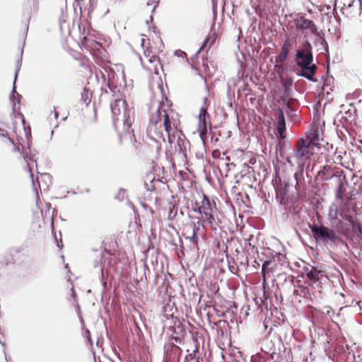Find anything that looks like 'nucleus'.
I'll list each match as a JSON object with an SVG mask.
<instances>
[{
  "label": "nucleus",
  "mask_w": 362,
  "mask_h": 362,
  "mask_svg": "<svg viewBox=\"0 0 362 362\" xmlns=\"http://www.w3.org/2000/svg\"><path fill=\"white\" fill-rule=\"evenodd\" d=\"M295 61L300 69L297 72L298 76H303L313 82L317 81L315 75L317 66L313 63V48L309 41L305 40L302 44L301 49H296Z\"/></svg>",
  "instance_id": "1"
},
{
  "label": "nucleus",
  "mask_w": 362,
  "mask_h": 362,
  "mask_svg": "<svg viewBox=\"0 0 362 362\" xmlns=\"http://www.w3.org/2000/svg\"><path fill=\"white\" fill-rule=\"evenodd\" d=\"M145 35H142L141 39V45L144 49V57L141 59L143 66L150 72L158 74L159 66L160 65V59L158 56L163 51L164 44L162 39H157V47H153L149 43V38L144 37Z\"/></svg>",
  "instance_id": "2"
},
{
  "label": "nucleus",
  "mask_w": 362,
  "mask_h": 362,
  "mask_svg": "<svg viewBox=\"0 0 362 362\" xmlns=\"http://www.w3.org/2000/svg\"><path fill=\"white\" fill-rule=\"evenodd\" d=\"M163 119V125L166 133L171 132L173 129H177V124L173 117H170L165 110L158 109L156 115L153 116L150 120L148 127V134L155 140L162 139L165 141V136L162 132L157 130V124L159 121Z\"/></svg>",
  "instance_id": "3"
},
{
  "label": "nucleus",
  "mask_w": 362,
  "mask_h": 362,
  "mask_svg": "<svg viewBox=\"0 0 362 362\" xmlns=\"http://www.w3.org/2000/svg\"><path fill=\"white\" fill-rule=\"evenodd\" d=\"M194 210L201 215L199 221L197 222L199 225L204 228L205 223H208L212 228H214V215L217 211L215 202H211L205 194H202L199 196V199L195 201Z\"/></svg>",
  "instance_id": "4"
},
{
  "label": "nucleus",
  "mask_w": 362,
  "mask_h": 362,
  "mask_svg": "<svg viewBox=\"0 0 362 362\" xmlns=\"http://www.w3.org/2000/svg\"><path fill=\"white\" fill-rule=\"evenodd\" d=\"M314 153V148L307 144L303 139H298L294 142L292 157L298 168L302 170L306 164H309Z\"/></svg>",
  "instance_id": "5"
},
{
  "label": "nucleus",
  "mask_w": 362,
  "mask_h": 362,
  "mask_svg": "<svg viewBox=\"0 0 362 362\" xmlns=\"http://www.w3.org/2000/svg\"><path fill=\"white\" fill-rule=\"evenodd\" d=\"M309 228L313 234L314 238L317 241H320L327 244H346L344 240L337 235L334 230L329 228L324 225L318 226L315 224H310Z\"/></svg>",
  "instance_id": "6"
},
{
  "label": "nucleus",
  "mask_w": 362,
  "mask_h": 362,
  "mask_svg": "<svg viewBox=\"0 0 362 362\" xmlns=\"http://www.w3.org/2000/svg\"><path fill=\"white\" fill-rule=\"evenodd\" d=\"M294 25H291L289 28L291 32H293L294 28L301 31L305 34V37L308 34L320 37V33L318 31L317 26L313 21L306 18L305 16H300L293 20Z\"/></svg>",
  "instance_id": "7"
},
{
  "label": "nucleus",
  "mask_w": 362,
  "mask_h": 362,
  "mask_svg": "<svg viewBox=\"0 0 362 362\" xmlns=\"http://www.w3.org/2000/svg\"><path fill=\"white\" fill-rule=\"evenodd\" d=\"M111 110L114 121L121 119L124 126L127 127V131L132 127L129 121V115L127 109V103L124 99H116L111 103Z\"/></svg>",
  "instance_id": "8"
},
{
  "label": "nucleus",
  "mask_w": 362,
  "mask_h": 362,
  "mask_svg": "<svg viewBox=\"0 0 362 362\" xmlns=\"http://www.w3.org/2000/svg\"><path fill=\"white\" fill-rule=\"evenodd\" d=\"M300 37L298 34L291 32L286 35L285 41L281 47V52L279 55L275 57L276 63L284 62L292 49H295L298 47V38Z\"/></svg>",
  "instance_id": "9"
},
{
  "label": "nucleus",
  "mask_w": 362,
  "mask_h": 362,
  "mask_svg": "<svg viewBox=\"0 0 362 362\" xmlns=\"http://www.w3.org/2000/svg\"><path fill=\"white\" fill-rule=\"evenodd\" d=\"M307 144L313 148H320V129L318 125L313 124L310 129L305 133V137H301Z\"/></svg>",
  "instance_id": "10"
},
{
  "label": "nucleus",
  "mask_w": 362,
  "mask_h": 362,
  "mask_svg": "<svg viewBox=\"0 0 362 362\" xmlns=\"http://www.w3.org/2000/svg\"><path fill=\"white\" fill-rule=\"evenodd\" d=\"M209 117V115L207 112V110L205 107H202L199 110V124L197 131L199 133L201 137L206 136L207 133V122L206 118Z\"/></svg>",
  "instance_id": "11"
},
{
  "label": "nucleus",
  "mask_w": 362,
  "mask_h": 362,
  "mask_svg": "<svg viewBox=\"0 0 362 362\" xmlns=\"http://www.w3.org/2000/svg\"><path fill=\"white\" fill-rule=\"evenodd\" d=\"M306 276L313 283H316L317 281L322 280L324 277L327 278L325 271L318 269L315 267H311L310 270H307Z\"/></svg>",
  "instance_id": "12"
},
{
  "label": "nucleus",
  "mask_w": 362,
  "mask_h": 362,
  "mask_svg": "<svg viewBox=\"0 0 362 362\" xmlns=\"http://www.w3.org/2000/svg\"><path fill=\"white\" fill-rule=\"evenodd\" d=\"M199 230V227H197L194 223H192L185 228L184 235L186 238L189 239L192 243L197 245V233Z\"/></svg>",
  "instance_id": "13"
},
{
  "label": "nucleus",
  "mask_w": 362,
  "mask_h": 362,
  "mask_svg": "<svg viewBox=\"0 0 362 362\" xmlns=\"http://www.w3.org/2000/svg\"><path fill=\"white\" fill-rule=\"evenodd\" d=\"M343 206H341L339 210V215L345 221H348L349 223L353 222L354 218L350 214V208L348 203V199L346 202H342Z\"/></svg>",
  "instance_id": "14"
},
{
  "label": "nucleus",
  "mask_w": 362,
  "mask_h": 362,
  "mask_svg": "<svg viewBox=\"0 0 362 362\" xmlns=\"http://www.w3.org/2000/svg\"><path fill=\"white\" fill-rule=\"evenodd\" d=\"M14 144L12 139L7 135L4 131L0 132V148H9L13 147Z\"/></svg>",
  "instance_id": "15"
},
{
  "label": "nucleus",
  "mask_w": 362,
  "mask_h": 362,
  "mask_svg": "<svg viewBox=\"0 0 362 362\" xmlns=\"http://www.w3.org/2000/svg\"><path fill=\"white\" fill-rule=\"evenodd\" d=\"M271 261H265L262 265V285L265 286L267 284V278L270 276V272L269 270V265L271 264Z\"/></svg>",
  "instance_id": "16"
},
{
  "label": "nucleus",
  "mask_w": 362,
  "mask_h": 362,
  "mask_svg": "<svg viewBox=\"0 0 362 362\" xmlns=\"http://www.w3.org/2000/svg\"><path fill=\"white\" fill-rule=\"evenodd\" d=\"M216 38L217 35L215 32L209 35L204 40L203 45L199 48L198 52H199L204 47H206L208 43H209V48H211V47L215 43Z\"/></svg>",
  "instance_id": "17"
},
{
  "label": "nucleus",
  "mask_w": 362,
  "mask_h": 362,
  "mask_svg": "<svg viewBox=\"0 0 362 362\" xmlns=\"http://www.w3.org/2000/svg\"><path fill=\"white\" fill-rule=\"evenodd\" d=\"M345 191H346V187L344 186V184L343 182L341 181L339 182V187L337 189L336 197L338 199L341 200V202H346L344 199Z\"/></svg>",
  "instance_id": "18"
},
{
  "label": "nucleus",
  "mask_w": 362,
  "mask_h": 362,
  "mask_svg": "<svg viewBox=\"0 0 362 362\" xmlns=\"http://www.w3.org/2000/svg\"><path fill=\"white\" fill-rule=\"evenodd\" d=\"M353 230L357 234V235L360 238H362V224L359 222H355L353 220L352 223H350Z\"/></svg>",
  "instance_id": "19"
},
{
  "label": "nucleus",
  "mask_w": 362,
  "mask_h": 362,
  "mask_svg": "<svg viewBox=\"0 0 362 362\" xmlns=\"http://www.w3.org/2000/svg\"><path fill=\"white\" fill-rule=\"evenodd\" d=\"M280 79L281 83L285 89V92H288L292 86V80L291 78H284V76H281Z\"/></svg>",
  "instance_id": "20"
},
{
  "label": "nucleus",
  "mask_w": 362,
  "mask_h": 362,
  "mask_svg": "<svg viewBox=\"0 0 362 362\" xmlns=\"http://www.w3.org/2000/svg\"><path fill=\"white\" fill-rule=\"evenodd\" d=\"M278 127H286V122L284 118V112L281 109L279 110L278 112Z\"/></svg>",
  "instance_id": "21"
},
{
  "label": "nucleus",
  "mask_w": 362,
  "mask_h": 362,
  "mask_svg": "<svg viewBox=\"0 0 362 362\" xmlns=\"http://www.w3.org/2000/svg\"><path fill=\"white\" fill-rule=\"evenodd\" d=\"M298 169H299V171L295 173V174H294V177L296 181V189L299 187V181L303 176V172L304 168H303L302 170L300 168H298Z\"/></svg>",
  "instance_id": "22"
},
{
  "label": "nucleus",
  "mask_w": 362,
  "mask_h": 362,
  "mask_svg": "<svg viewBox=\"0 0 362 362\" xmlns=\"http://www.w3.org/2000/svg\"><path fill=\"white\" fill-rule=\"evenodd\" d=\"M175 54L179 57L182 58L185 61L187 62L188 59L187 57V54L181 50H177L175 52Z\"/></svg>",
  "instance_id": "23"
},
{
  "label": "nucleus",
  "mask_w": 362,
  "mask_h": 362,
  "mask_svg": "<svg viewBox=\"0 0 362 362\" xmlns=\"http://www.w3.org/2000/svg\"><path fill=\"white\" fill-rule=\"evenodd\" d=\"M274 69L276 70V71L278 73L279 77H281V76H283L282 75V72L284 71V66L283 65L281 64V63H280V64H276L274 66Z\"/></svg>",
  "instance_id": "24"
},
{
  "label": "nucleus",
  "mask_w": 362,
  "mask_h": 362,
  "mask_svg": "<svg viewBox=\"0 0 362 362\" xmlns=\"http://www.w3.org/2000/svg\"><path fill=\"white\" fill-rule=\"evenodd\" d=\"M277 131L281 139L286 137V127H277Z\"/></svg>",
  "instance_id": "25"
},
{
  "label": "nucleus",
  "mask_w": 362,
  "mask_h": 362,
  "mask_svg": "<svg viewBox=\"0 0 362 362\" xmlns=\"http://www.w3.org/2000/svg\"><path fill=\"white\" fill-rule=\"evenodd\" d=\"M214 158H221V152L218 150H215L212 153Z\"/></svg>",
  "instance_id": "26"
},
{
  "label": "nucleus",
  "mask_w": 362,
  "mask_h": 362,
  "mask_svg": "<svg viewBox=\"0 0 362 362\" xmlns=\"http://www.w3.org/2000/svg\"><path fill=\"white\" fill-rule=\"evenodd\" d=\"M158 38L161 39L159 36H156L155 39L152 40V42L149 40V43L153 46V47H156L158 46L156 43Z\"/></svg>",
  "instance_id": "27"
},
{
  "label": "nucleus",
  "mask_w": 362,
  "mask_h": 362,
  "mask_svg": "<svg viewBox=\"0 0 362 362\" xmlns=\"http://www.w3.org/2000/svg\"><path fill=\"white\" fill-rule=\"evenodd\" d=\"M340 233L341 234H343L345 237H348L349 236V228H341L340 230Z\"/></svg>",
  "instance_id": "28"
},
{
  "label": "nucleus",
  "mask_w": 362,
  "mask_h": 362,
  "mask_svg": "<svg viewBox=\"0 0 362 362\" xmlns=\"http://www.w3.org/2000/svg\"><path fill=\"white\" fill-rule=\"evenodd\" d=\"M207 61H208L207 59H204L203 61V64H202L206 72L209 71V66L207 64Z\"/></svg>",
  "instance_id": "29"
},
{
  "label": "nucleus",
  "mask_w": 362,
  "mask_h": 362,
  "mask_svg": "<svg viewBox=\"0 0 362 362\" xmlns=\"http://www.w3.org/2000/svg\"><path fill=\"white\" fill-rule=\"evenodd\" d=\"M168 134V141L170 144H173L174 141V136L171 134V132L167 133Z\"/></svg>",
  "instance_id": "30"
},
{
  "label": "nucleus",
  "mask_w": 362,
  "mask_h": 362,
  "mask_svg": "<svg viewBox=\"0 0 362 362\" xmlns=\"http://www.w3.org/2000/svg\"><path fill=\"white\" fill-rule=\"evenodd\" d=\"M86 337H87V339H88V341H89L90 344H92V341H91V338H90V331H89V330H86Z\"/></svg>",
  "instance_id": "31"
},
{
  "label": "nucleus",
  "mask_w": 362,
  "mask_h": 362,
  "mask_svg": "<svg viewBox=\"0 0 362 362\" xmlns=\"http://www.w3.org/2000/svg\"><path fill=\"white\" fill-rule=\"evenodd\" d=\"M88 39L86 37H83V40H81V44L83 46L86 47V42H87Z\"/></svg>",
  "instance_id": "32"
},
{
  "label": "nucleus",
  "mask_w": 362,
  "mask_h": 362,
  "mask_svg": "<svg viewBox=\"0 0 362 362\" xmlns=\"http://www.w3.org/2000/svg\"><path fill=\"white\" fill-rule=\"evenodd\" d=\"M286 161H287V163H288L290 165H293V163H292V160H291V157L288 156V157L286 158Z\"/></svg>",
  "instance_id": "33"
},
{
  "label": "nucleus",
  "mask_w": 362,
  "mask_h": 362,
  "mask_svg": "<svg viewBox=\"0 0 362 362\" xmlns=\"http://www.w3.org/2000/svg\"><path fill=\"white\" fill-rule=\"evenodd\" d=\"M322 43H325L326 45V49H327L328 45H327V43L326 42L325 40V39H322Z\"/></svg>",
  "instance_id": "34"
},
{
  "label": "nucleus",
  "mask_w": 362,
  "mask_h": 362,
  "mask_svg": "<svg viewBox=\"0 0 362 362\" xmlns=\"http://www.w3.org/2000/svg\"><path fill=\"white\" fill-rule=\"evenodd\" d=\"M331 310H332L331 308H329V310H327V315H329V314H330V313H331ZM332 312L333 313L334 311H333V310H332Z\"/></svg>",
  "instance_id": "35"
},
{
  "label": "nucleus",
  "mask_w": 362,
  "mask_h": 362,
  "mask_svg": "<svg viewBox=\"0 0 362 362\" xmlns=\"http://www.w3.org/2000/svg\"><path fill=\"white\" fill-rule=\"evenodd\" d=\"M286 105H287V107L290 108V102L289 101L287 102Z\"/></svg>",
  "instance_id": "36"
},
{
  "label": "nucleus",
  "mask_w": 362,
  "mask_h": 362,
  "mask_svg": "<svg viewBox=\"0 0 362 362\" xmlns=\"http://www.w3.org/2000/svg\"><path fill=\"white\" fill-rule=\"evenodd\" d=\"M78 28H79V30H81V23L78 24Z\"/></svg>",
  "instance_id": "37"
},
{
  "label": "nucleus",
  "mask_w": 362,
  "mask_h": 362,
  "mask_svg": "<svg viewBox=\"0 0 362 362\" xmlns=\"http://www.w3.org/2000/svg\"><path fill=\"white\" fill-rule=\"evenodd\" d=\"M226 160H227L228 161H229V160H230L229 157H228V156H227V157H226Z\"/></svg>",
  "instance_id": "38"
},
{
  "label": "nucleus",
  "mask_w": 362,
  "mask_h": 362,
  "mask_svg": "<svg viewBox=\"0 0 362 362\" xmlns=\"http://www.w3.org/2000/svg\"><path fill=\"white\" fill-rule=\"evenodd\" d=\"M189 356H190L192 358L194 357L192 354H189Z\"/></svg>",
  "instance_id": "39"
},
{
  "label": "nucleus",
  "mask_w": 362,
  "mask_h": 362,
  "mask_svg": "<svg viewBox=\"0 0 362 362\" xmlns=\"http://www.w3.org/2000/svg\"><path fill=\"white\" fill-rule=\"evenodd\" d=\"M83 32L85 31V26H83Z\"/></svg>",
  "instance_id": "40"
}]
</instances>
